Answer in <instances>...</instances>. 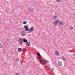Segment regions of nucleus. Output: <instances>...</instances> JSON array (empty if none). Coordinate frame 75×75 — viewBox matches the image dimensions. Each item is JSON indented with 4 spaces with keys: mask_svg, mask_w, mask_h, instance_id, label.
<instances>
[{
    "mask_svg": "<svg viewBox=\"0 0 75 75\" xmlns=\"http://www.w3.org/2000/svg\"><path fill=\"white\" fill-rule=\"evenodd\" d=\"M48 61H47V60L45 59L43 60H42L40 61V62L41 63V64H42V65H45V63H48Z\"/></svg>",
    "mask_w": 75,
    "mask_h": 75,
    "instance_id": "f257e3e1",
    "label": "nucleus"
},
{
    "mask_svg": "<svg viewBox=\"0 0 75 75\" xmlns=\"http://www.w3.org/2000/svg\"><path fill=\"white\" fill-rule=\"evenodd\" d=\"M18 42L20 43V45H22V43H23V40L21 38L18 39Z\"/></svg>",
    "mask_w": 75,
    "mask_h": 75,
    "instance_id": "f03ea898",
    "label": "nucleus"
},
{
    "mask_svg": "<svg viewBox=\"0 0 75 75\" xmlns=\"http://www.w3.org/2000/svg\"><path fill=\"white\" fill-rule=\"evenodd\" d=\"M59 22V20H57L55 21L53 23L54 25H55V24H57Z\"/></svg>",
    "mask_w": 75,
    "mask_h": 75,
    "instance_id": "7ed1b4c3",
    "label": "nucleus"
},
{
    "mask_svg": "<svg viewBox=\"0 0 75 75\" xmlns=\"http://www.w3.org/2000/svg\"><path fill=\"white\" fill-rule=\"evenodd\" d=\"M22 41L23 42H25V43H26L27 42H28V40H27L25 38L23 39Z\"/></svg>",
    "mask_w": 75,
    "mask_h": 75,
    "instance_id": "20e7f679",
    "label": "nucleus"
},
{
    "mask_svg": "<svg viewBox=\"0 0 75 75\" xmlns=\"http://www.w3.org/2000/svg\"><path fill=\"white\" fill-rule=\"evenodd\" d=\"M21 34L22 35H23V36H24V35H25V32L24 31H22Z\"/></svg>",
    "mask_w": 75,
    "mask_h": 75,
    "instance_id": "39448f33",
    "label": "nucleus"
},
{
    "mask_svg": "<svg viewBox=\"0 0 75 75\" xmlns=\"http://www.w3.org/2000/svg\"><path fill=\"white\" fill-rule=\"evenodd\" d=\"M58 64L59 66H61V65H62V62H58Z\"/></svg>",
    "mask_w": 75,
    "mask_h": 75,
    "instance_id": "423d86ee",
    "label": "nucleus"
},
{
    "mask_svg": "<svg viewBox=\"0 0 75 75\" xmlns=\"http://www.w3.org/2000/svg\"><path fill=\"white\" fill-rule=\"evenodd\" d=\"M26 45L27 46H30V43L29 42H26Z\"/></svg>",
    "mask_w": 75,
    "mask_h": 75,
    "instance_id": "0eeeda50",
    "label": "nucleus"
},
{
    "mask_svg": "<svg viewBox=\"0 0 75 75\" xmlns=\"http://www.w3.org/2000/svg\"><path fill=\"white\" fill-rule=\"evenodd\" d=\"M63 24H64V23H63L62 22H60L59 23V25H60V26H61L62 25H63Z\"/></svg>",
    "mask_w": 75,
    "mask_h": 75,
    "instance_id": "6e6552de",
    "label": "nucleus"
},
{
    "mask_svg": "<svg viewBox=\"0 0 75 75\" xmlns=\"http://www.w3.org/2000/svg\"><path fill=\"white\" fill-rule=\"evenodd\" d=\"M18 50L19 52H21V51H22V49H21V48H18Z\"/></svg>",
    "mask_w": 75,
    "mask_h": 75,
    "instance_id": "1a4fd4ad",
    "label": "nucleus"
},
{
    "mask_svg": "<svg viewBox=\"0 0 75 75\" xmlns=\"http://www.w3.org/2000/svg\"><path fill=\"white\" fill-rule=\"evenodd\" d=\"M59 54V52H58V51L57 50L55 52V54L56 55H58Z\"/></svg>",
    "mask_w": 75,
    "mask_h": 75,
    "instance_id": "9d476101",
    "label": "nucleus"
},
{
    "mask_svg": "<svg viewBox=\"0 0 75 75\" xmlns=\"http://www.w3.org/2000/svg\"><path fill=\"white\" fill-rule=\"evenodd\" d=\"M34 30V28L33 27H32L30 28V30H29V31H31Z\"/></svg>",
    "mask_w": 75,
    "mask_h": 75,
    "instance_id": "9b49d317",
    "label": "nucleus"
},
{
    "mask_svg": "<svg viewBox=\"0 0 75 75\" xmlns=\"http://www.w3.org/2000/svg\"><path fill=\"white\" fill-rule=\"evenodd\" d=\"M29 10H30V11H34V8H29Z\"/></svg>",
    "mask_w": 75,
    "mask_h": 75,
    "instance_id": "f8f14e48",
    "label": "nucleus"
},
{
    "mask_svg": "<svg viewBox=\"0 0 75 75\" xmlns=\"http://www.w3.org/2000/svg\"><path fill=\"white\" fill-rule=\"evenodd\" d=\"M28 28V26L26 25L24 26V28L25 29L26 28Z\"/></svg>",
    "mask_w": 75,
    "mask_h": 75,
    "instance_id": "ddd939ff",
    "label": "nucleus"
},
{
    "mask_svg": "<svg viewBox=\"0 0 75 75\" xmlns=\"http://www.w3.org/2000/svg\"><path fill=\"white\" fill-rule=\"evenodd\" d=\"M37 56H40V57H41V55H40V54L38 52L37 54Z\"/></svg>",
    "mask_w": 75,
    "mask_h": 75,
    "instance_id": "4468645a",
    "label": "nucleus"
},
{
    "mask_svg": "<svg viewBox=\"0 0 75 75\" xmlns=\"http://www.w3.org/2000/svg\"><path fill=\"white\" fill-rule=\"evenodd\" d=\"M27 24V21H24L23 22V24H24V25H25V24Z\"/></svg>",
    "mask_w": 75,
    "mask_h": 75,
    "instance_id": "2eb2a0df",
    "label": "nucleus"
},
{
    "mask_svg": "<svg viewBox=\"0 0 75 75\" xmlns=\"http://www.w3.org/2000/svg\"><path fill=\"white\" fill-rule=\"evenodd\" d=\"M25 31H29V29L28 28L25 29Z\"/></svg>",
    "mask_w": 75,
    "mask_h": 75,
    "instance_id": "dca6fc26",
    "label": "nucleus"
},
{
    "mask_svg": "<svg viewBox=\"0 0 75 75\" xmlns=\"http://www.w3.org/2000/svg\"><path fill=\"white\" fill-rule=\"evenodd\" d=\"M3 47V45L1 43H0V48H1Z\"/></svg>",
    "mask_w": 75,
    "mask_h": 75,
    "instance_id": "f3484780",
    "label": "nucleus"
},
{
    "mask_svg": "<svg viewBox=\"0 0 75 75\" xmlns=\"http://www.w3.org/2000/svg\"><path fill=\"white\" fill-rule=\"evenodd\" d=\"M27 51V50H26L25 49H24L23 50V52H26Z\"/></svg>",
    "mask_w": 75,
    "mask_h": 75,
    "instance_id": "a211bd4d",
    "label": "nucleus"
},
{
    "mask_svg": "<svg viewBox=\"0 0 75 75\" xmlns=\"http://www.w3.org/2000/svg\"><path fill=\"white\" fill-rule=\"evenodd\" d=\"M57 18V17L55 16H54L53 17V19H56Z\"/></svg>",
    "mask_w": 75,
    "mask_h": 75,
    "instance_id": "6ab92c4d",
    "label": "nucleus"
},
{
    "mask_svg": "<svg viewBox=\"0 0 75 75\" xmlns=\"http://www.w3.org/2000/svg\"><path fill=\"white\" fill-rule=\"evenodd\" d=\"M51 71H54V68H52V69L51 70Z\"/></svg>",
    "mask_w": 75,
    "mask_h": 75,
    "instance_id": "aec40b11",
    "label": "nucleus"
},
{
    "mask_svg": "<svg viewBox=\"0 0 75 75\" xmlns=\"http://www.w3.org/2000/svg\"><path fill=\"white\" fill-rule=\"evenodd\" d=\"M60 1H61V0H56V1H57V2H59Z\"/></svg>",
    "mask_w": 75,
    "mask_h": 75,
    "instance_id": "412c9836",
    "label": "nucleus"
},
{
    "mask_svg": "<svg viewBox=\"0 0 75 75\" xmlns=\"http://www.w3.org/2000/svg\"><path fill=\"white\" fill-rule=\"evenodd\" d=\"M16 61H19V58H18L17 59H16Z\"/></svg>",
    "mask_w": 75,
    "mask_h": 75,
    "instance_id": "4be33fe9",
    "label": "nucleus"
},
{
    "mask_svg": "<svg viewBox=\"0 0 75 75\" xmlns=\"http://www.w3.org/2000/svg\"><path fill=\"white\" fill-rule=\"evenodd\" d=\"M16 75H19V74L18 73H16Z\"/></svg>",
    "mask_w": 75,
    "mask_h": 75,
    "instance_id": "5701e85b",
    "label": "nucleus"
},
{
    "mask_svg": "<svg viewBox=\"0 0 75 75\" xmlns=\"http://www.w3.org/2000/svg\"><path fill=\"white\" fill-rule=\"evenodd\" d=\"M70 29H71V30H72L73 29H74V28L73 27H70Z\"/></svg>",
    "mask_w": 75,
    "mask_h": 75,
    "instance_id": "b1692460",
    "label": "nucleus"
},
{
    "mask_svg": "<svg viewBox=\"0 0 75 75\" xmlns=\"http://www.w3.org/2000/svg\"><path fill=\"white\" fill-rule=\"evenodd\" d=\"M21 65H22L23 64V63H22V61H21Z\"/></svg>",
    "mask_w": 75,
    "mask_h": 75,
    "instance_id": "393cba45",
    "label": "nucleus"
},
{
    "mask_svg": "<svg viewBox=\"0 0 75 75\" xmlns=\"http://www.w3.org/2000/svg\"><path fill=\"white\" fill-rule=\"evenodd\" d=\"M62 58H63V59H65V57H64L62 56Z\"/></svg>",
    "mask_w": 75,
    "mask_h": 75,
    "instance_id": "a878e982",
    "label": "nucleus"
},
{
    "mask_svg": "<svg viewBox=\"0 0 75 75\" xmlns=\"http://www.w3.org/2000/svg\"><path fill=\"white\" fill-rule=\"evenodd\" d=\"M63 60H64V61H66V59H63Z\"/></svg>",
    "mask_w": 75,
    "mask_h": 75,
    "instance_id": "bb28decb",
    "label": "nucleus"
},
{
    "mask_svg": "<svg viewBox=\"0 0 75 75\" xmlns=\"http://www.w3.org/2000/svg\"><path fill=\"white\" fill-rule=\"evenodd\" d=\"M73 52H75V51H74Z\"/></svg>",
    "mask_w": 75,
    "mask_h": 75,
    "instance_id": "cd10ccee",
    "label": "nucleus"
},
{
    "mask_svg": "<svg viewBox=\"0 0 75 75\" xmlns=\"http://www.w3.org/2000/svg\"><path fill=\"white\" fill-rule=\"evenodd\" d=\"M74 56H75V53H74Z\"/></svg>",
    "mask_w": 75,
    "mask_h": 75,
    "instance_id": "c85d7f7f",
    "label": "nucleus"
},
{
    "mask_svg": "<svg viewBox=\"0 0 75 75\" xmlns=\"http://www.w3.org/2000/svg\"><path fill=\"white\" fill-rule=\"evenodd\" d=\"M48 65H49V66H50V65L48 64Z\"/></svg>",
    "mask_w": 75,
    "mask_h": 75,
    "instance_id": "c756f323",
    "label": "nucleus"
}]
</instances>
